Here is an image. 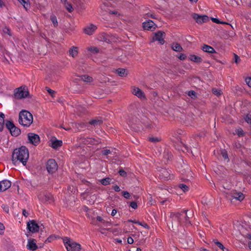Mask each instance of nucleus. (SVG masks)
Segmentation results:
<instances>
[{"label":"nucleus","instance_id":"nucleus-1","mask_svg":"<svg viewBox=\"0 0 251 251\" xmlns=\"http://www.w3.org/2000/svg\"><path fill=\"white\" fill-rule=\"evenodd\" d=\"M28 158V150L25 146L15 149L13 151L12 161L14 164L19 161L25 166L26 165Z\"/></svg>","mask_w":251,"mask_h":251},{"label":"nucleus","instance_id":"nucleus-2","mask_svg":"<svg viewBox=\"0 0 251 251\" xmlns=\"http://www.w3.org/2000/svg\"><path fill=\"white\" fill-rule=\"evenodd\" d=\"M187 210H183L180 212H172L170 214L172 223H175L176 226L184 225H191L189 218L187 215Z\"/></svg>","mask_w":251,"mask_h":251},{"label":"nucleus","instance_id":"nucleus-3","mask_svg":"<svg viewBox=\"0 0 251 251\" xmlns=\"http://www.w3.org/2000/svg\"><path fill=\"white\" fill-rule=\"evenodd\" d=\"M19 122L24 126H29L33 122L32 115L26 110L21 111L19 115Z\"/></svg>","mask_w":251,"mask_h":251},{"label":"nucleus","instance_id":"nucleus-4","mask_svg":"<svg viewBox=\"0 0 251 251\" xmlns=\"http://www.w3.org/2000/svg\"><path fill=\"white\" fill-rule=\"evenodd\" d=\"M63 242L68 251H80V245L73 242L70 238L66 237L63 239Z\"/></svg>","mask_w":251,"mask_h":251},{"label":"nucleus","instance_id":"nucleus-5","mask_svg":"<svg viewBox=\"0 0 251 251\" xmlns=\"http://www.w3.org/2000/svg\"><path fill=\"white\" fill-rule=\"evenodd\" d=\"M78 141L81 144L87 146H91L94 145H98L100 143V141L99 138H92L88 137H84L80 136L77 138Z\"/></svg>","mask_w":251,"mask_h":251},{"label":"nucleus","instance_id":"nucleus-6","mask_svg":"<svg viewBox=\"0 0 251 251\" xmlns=\"http://www.w3.org/2000/svg\"><path fill=\"white\" fill-rule=\"evenodd\" d=\"M29 92L25 86H21L14 90V97L16 99H22L28 96Z\"/></svg>","mask_w":251,"mask_h":251},{"label":"nucleus","instance_id":"nucleus-7","mask_svg":"<svg viewBox=\"0 0 251 251\" xmlns=\"http://www.w3.org/2000/svg\"><path fill=\"white\" fill-rule=\"evenodd\" d=\"M226 198L230 200L231 202H232L233 200L241 201L244 199L245 196L244 194L240 192H238L236 191H232L229 194H227Z\"/></svg>","mask_w":251,"mask_h":251},{"label":"nucleus","instance_id":"nucleus-8","mask_svg":"<svg viewBox=\"0 0 251 251\" xmlns=\"http://www.w3.org/2000/svg\"><path fill=\"white\" fill-rule=\"evenodd\" d=\"M46 169L49 174L54 173L58 169V165L53 159H49L46 164Z\"/></svg>","mask_w":251,"mask_h":251},{"label":"nucleus","instance_id":"nucleus-9","mask_svg":"<svg viewBox=\"0 0 251 251\" xmlns=\"http://www.w3.org/2000/svg\"><path fill=\"white\" fill-rule=\"evenodd\" d=\"M171 171L168 170L166 168H161L158 171L159 177L164 180L170 179L171 178Z\"/></svg>","mask_w":251,"mask_h":251},{"label":"nucleus","instance_id":"nucleus-10","mask_svg":"<svg viewBox=\"0 0 251 251\" xmlns=\"http://www.w3.org/2000/svg\"><path fill=\"white\" fill-rule=\"evenodd\" d=\"M27 137L29 143L33 145L37 146L39 144L40 137L38 135L33 133H29L27 134Z\"/></svg>","mask_w":251,"mask_h":251},{"label":"nucleus","instance_id":"nucleus-11","mask_svg":"<svg viewBox=\"0 0 251 251\" xmlns=\"http://www.w3.org/2000/svg\"><path fill=\"white\" fill-rule=\"evenodd\" d=\"M27 228L32 232H38L39 230V226L35 221L31 220L27 223Z\"/></svg>","mask_w":251,"mask_h":251},{"label":"nucleus","instance_id":"nucleus-12","mask_svg":"<svg viewBox=\"0 0 251 251\" xmlns=\"http://www.w3.org/2000/svg\"><path fill=\"white\" fill-rule=\"evenodd\" d=\"M192 17L198 24H202L209 21V17L206 15H199L198 14L193 13Z\"/></svg>","mask_w":251,"mask_h":251},{"label":"nucleus","instance_id":"nucleus-13","mask_svg":"<svg viewBox=\"0 0 251 251\" xmlns=\"http://www.w3.org/2000/svg\"><path fill=\"white\" fill-rule=\"evenodd\" d=\"M165 33L164 32L159 31L155 33L154 36L153 38V40L157 41L160 44L163 45L165 43Z\"/></svg>","mask_w":251,"mask_h":251},{"label":"nucleus","instance_id":"nucleus-14","mask_svg":"<svg viewBox=\"0 0 251 251\" xmlns=\"http://www.w3.org/2000/svg\"><path fill=\"white\" fill-rule=\"evenodd\" d=\"M11 185V182L8 180H3L0 181V192L4 191Z\"/></svg>","mask_w":251,"mask_h":251},{"label":"nucleus","instance_id":"nucleus-15","mask_svg":"<svg viewBox=\"0 0 251 251\" xmlns=\"http://www.w3.org/2000/svg\"><path fill=\"white\" fill-rule=\"evenodd\" d=\"M97 28L95 25L91 24L84 28V32L85 34L90 35L94 33Z\"/></svg>","mask_w":251,"mask_h":251},{"label":"nucleus","instance_id":"nucleus-16","mask_svg":"<svg viewBox=\"0 0 251 251\" xmlns=\"http://www.w3.org/2000/svg\"><path fill=\"white\" fill-rule=\"evenodd\" d=\"M132 93L141 99H146L144 92L139 88H134L133 89Z\"/></svg>","mask_w":251,"mask_h":251},{"label":"nucleus","instance_id":"nucleus-17","mask_svg":"<svg viewBox=\"0 0 251 251\" xmlns=\"http://www.w3.org/2000/svg\"><path fill=\"white\" fill-rule=\"evenodd\" d=\"M155 24L151 20H149L147 22H144L143 24V26L144 29L145 30H152V29H154Z\"/></svg>","mask_w":251,"mask_h":251},{"label":"nucleus","instance_id":"nucleus-18","mask_svg":"<svg viewBox=\"0 0 251 251\" xmlns=\"http://www.w3.org/2000/svg\"><path fill=\"white\" fill-rule=\"evenodd\" d=\"M26 247L30 251H35L38 248L34 239H29Z\"/></svg>","mask_w":251,"mask_h":251},{"label":"nucleus","instance_id":"nucleus-19","mask_svg":"<svg viewBox=\"0 0 251 251\" xmlns=\"http://www.w3.org/2000/svg\"><path fill=\"white\" fill-rule=\"evenodd\" d=\"M201 49L203 51L209 53H216V51L214 49L207 45L204 44L203 46L201 47Z\"/></svg>","mask_w":251,"mask_h":251},{"label":"nucleus","instance_id":"nucleus-20","mask_svg":"<svg viewBox=\"0 0 251 251\" xmlns=\"http://www.w3.org/2000/svg\"><path fill=\"white\" fill-rule=\"evenodd\" d=\"M188 57L189 60L195 63H200L202 61L200 56L194 54H190Z\"/></svg>","mask_w":251,"mask_h":251},{"label":"nucleus","instance_id":"nucleus-21","mask_svg":"<svg viewBox=\"0 0 251 251\" xmlns=\"http://www.w3.org/2000/svg\"><path fill=\"white\" fill-rule=\"evenodd\" d=\"M115 72L119 76L121 77H126L127 75L126 70L124 68H118L116 70Z\"/></svg>","mask_w":251,"mask_h":251},{"label":"nucleus","instance_id":"nucleus-22","mask_svg":"<svg viewBox=\"0 0 251 251\" xmlns=\"http://www.w3.org/2000/svg\"><path fill=\"white\" fill-rule=\"evenodd\" d=\"M62 145V141L61 140H55L52 141L51 143V147L53 149H57L58 147H61Z\"/></svg>","mask_w":251,"mask_h":251},{"label":"nucleus","instance_id":"nucleus-23","mask_svg":"<svg viewBox=\"0 0 251 251\" xmlns=\"http://www.w3.org/2000/svg\"><path fill=\"white\" fill-rule=\"evenodd\" d=\"M78 49L76 47L73 46L69 50V54L73 57H75L77 55Z\"/></svg>","mask_w":251,"mask_h":251},{"label":"nucleus","instance_id":"nucleus-24","mask_svg":"<svg viewBox=\"0 0 251 251\" xmlns=\"http://www.w3.org/2000/svg\"><path fill=\"white\" fill-rule=\"evenodd\" d=\"M10 132L12 136H17L21 133V130L14 126L13 128H12Z\"/></svg>","mask_w":251,"mask_h":251},{"label":"nucleus","instance_id":"nucleus-25","mask_svg":"<svg viewBox=\"0 0 251 251\" xmlns=\"http://www.w3.org/2000/svg\"><path fill=\"white\" fill-rule=\"evenodd\" d=\"M81 79L84 82H91L93 81V78L88 75H82L80 76Z\"/></svg>","mask_w":251,"mask_h":251},{"label":"nucleus","instance_id":"nucleus-26","mask_svg":"<svg viewBox=\"0 0 251 251\" xmlns=\"http://www.w3.org/2000/svg\"><path fill=\"white\" fill-rule=\"evenodd\" d=\"M4 114L2 113L0 114V131H2L4 127Z\"/></svg>","mask_w":251,"mask_h":251},{"label":"nucleus","instance_id":"nucleus-27","mask_svg":"<svg viewBox=\"0 0 251 251\" xmlns=\"http://www.w3.org/2000/svg\"><path fill=\"white\" fill-rule=\"evenodd\" d=\"M172 49L174 51L177 52H180L183 50V49L180 46V45L178 43H176L175 44L172 45Z\"/></svg>","mask_w":251,"mask_h":251},{"label":"nucleus","instance_id":"nucleus-28","mask_svg":"<svg viewBox=\"0 0 251 251\" xmlns=\"http://www.w3.org/2000/svg\"><path fill=\"white\" fill-rule=\"evenodd\" d=\"M221 154L225 160H226L227 162L229 161V159L228 158L227 152L226 150H225V149L221 150Z\"/></svg>","mask_w":251,"mask_h":251},{"label":"nucleus","instance_id":"nucleus-29","mask_svg":"<svg viewBox=\"0 0 251 251\" xmlns=\"http://www.w3.org/2000/svg\"><path fill=\"white\" fill-rule=\"evenodd\" d=\"M172 156V154L171 152L168 151H165L163 153V157L167 161L170 160Z\"/></svg>","mask_w":251,"mask_h":251},{"label":"nucleus","instance_id":"nucleus-30","mask_svg":"<svg viewBox=\"0 0 251 251\" xmlns=\"http://www.w3.org/2000/svg\"><path fill=\"white\" fill-rule=\"evenodd\" d=\"M102 121L100 120H92L89 122V124L91 125H93L95 126H100L102 124Z\"/></svg>","mask_w":251,"mask_h":251},{"label":"nucleus","instance_id":"nucleus-31","mask_svg":"<svg viewBox=\"0 0 251 251\" xmlns=\"http://www.w3.org/2000/svg\"><path fill=\"white\" fill-rule=\"evenodd\" d=\"M50 19L52 22L53 26L54 27H57L58 26V22L56 17L54 15L52 14L50 16Z\"/></svg>","mask_w":251,"mask_h":251},{"label":"nucleus","instance_id":"nucleus-32","mask_svg":"<svg viewBox=\"0 0 251 251\" xmlns=\"http://www.w3.org/2000/svg\"><path fill=\"white\" fill-rule=\"evenodd\" d=\"M111 179L109 177H106L100 180V183L103 185H107L110 184Z\"/></svg>","mask_w":251,"mask_h":251},{"label":"nucleus","instance_id":"nucleus-33","mask_svg":"<svg viewBox=\"0 0 251 251\" xmlns=\"http://www.w3.org/2000/svg\"><path fill=\"white\" fill-rule=\"evenodd\" d=\"M213 243L217 246V247L219 248V250H221L224 248V245L220 242H219L216 239H214L213 240Z\"/></svg>","mask_w":251,"mask_h":251},{"label":"nucleus","instance_id":"nucleus-34","mask_svg":"<svg viewBox=\"0 0 251 251\" xmlns=\"http://www.w3.org/2000/svg\"><path fill=\"white\" fill-rule=\"evenodd\" d=\"M14 125L13 123V122L7 121L6 122L5 126L7 127V128L10 131L12 128H13V127L14 126Z\"/></svg>","mask_w":251,"mask_h":251},{"label":"nucleus","instance_id":"nucleus-35","mask_svg":"<svg viewBox=\"0 0 251 251\" xmlns=\"http://www.w3.org/2000/svg\"><path fill=\"white\" fill-rule=\"evenodd\" d=\"M178 187L181 189L183 192H187L189 190V187L184 184H179Z\"/></svg>","mask_w":251,"mask_h":251},{"label":"nucleus","instance_id":"nucleus-36","mask_svg":"<svg viewBox=\"0 0 251 251\" xmlns=\"http://www.w3.org/2000/svg\"><path fill=\"white\" fill-rule=\"evenodd\" d=\"M2 31L4 33L7 34L9 36H12V33L11 32V30L9 27L5 26V27H4L3 28Z\"/></svg>","mask_w":251,"mask_h":251},{"label":"nucleus","instance_id":"nucleus-37","mask_svg":"<svg viewBox=\"0 0 251 251\" xmlns=\"http://www.w3.org/2000/svg\"><path fill=\"white\" fill-rule=\"evenodd\" d=\"M161 139L157 137H151L149 138V141L152 143L158 142Z\"/></svg>","mask_w":251,"mask_h":251},{"label":"nucleus","instance_id":"nucleus-38","mask_svg":"<svg viewBox=\"0 0 251 251\" xmlns=\"http://www.w3.org/2000/svg\"><path fill=\"white\" fill-rule=\"evenodd\" d=\"M187 94L193 99L197 97L196 92L193 90L188 91Z\"/></svg>","mask_w":251,"mask_h":251},{"label":"nucleus","instance_id":"nucleus-39","mask_svg":"<svg viewBox=\"0 0 251 251\" xmlns=\"http://www.w3.org/2000/svg\"><path fill=\"white\" fill-rule=\"evenodd\" d=\"M88 50H89L90 51L93 52V53H98L99 50V49L96 48V47H91L90 48H88Z\"/></svg>","mask_w":251,"mask_h":251},{"label":"nucleus","instance_id":"nucleus-40","mask_svg":"<svg viewBox=\"0 0 251 251\" xmlns=\"http://www.w3.org/2000/svg\"><path fill=\"white\" fill-rule=\"evenodd\" d=\"M236 133L239 136L242 137L244 136V131L241 128L237 129L235 130Z\"/></svg>","mask_w":251,"mask_h":251},{"label":"nucleus","instance_id":"nucleus-41","mask_svg":"<svg viewBox=\"0 0 251 251\" xmlns=\"http://www.w3.org/2000/svg\"><path fill=\"white\" fill-rule=\"evenodd\" d=\"M211 20L213 22L216 23V24H228L227 23H226V22H221L218 19H217L215 18H212Z\"/></svg>","mask_w":251,"mask_h":251},{"label":"nucleus","instance_id":"nucleus-42","mask_svg":"<svg viewBox=\"0 0 251 251\" xmlns=\"http://www.w3.org/2000/svg\"><path fill=\"white\" fill-rule=\"evenodd\" d=\"M122 195L126 198V199H129L130 197V194L127 192V191H123L122 192Z\"/></svg>","mask_w":251,"mask_h":251},{"label":"nucleus","instance_id":"nucleus-43","mask_svg":"<svg viewBox=\"0 0 251 251\" xmlns=\"http://www.w3.org/2000/svg\"><path fill=\"white\" fill-rule=\"evenodd\" d=\"M46 90L48 91V92L52 97L54 96L55 94V92L50 89L48 87H46Z\"/></svg>","mask_w":251,"mask_h":251},{"label":"nucleus","instance_id":"nucleus-44","mask_svg":"<svg viewBox=\"0 0 251 251\" xmlns=\"http://www.w3.org/2000/svg\"><path fill=\"white\" fill-rule=\"evenodd\" d=\"M111 153V151L110 150H104L101 151V153L103 155H107L108 154Z\"/></svg>","mask_w":251,"mask_h":251},{"label":"nucleus","instance_id":"nucleus-45","mask_svg":"<svg viewBox=\"0 0 251 251\" xmlns=\"http://www.w3.org/2000/svg\"><path fill=\"white\" fill-rule=\"evenodd\" d=\"M245 121L248 123L250 124L251 125V115L250 114H248L245 118Z\"/></svg>","mask_w":251,"mask_h":251},{"label":"nucleus","instance_id":"nucleus-46","mask_svg":"<svg viewBox=\"0 0 251 251\" xmlns=\"http://www.w3.org/2000/svg\"><path fill=\"white\" fill-rule=\"evenodd\" d=\"M119 173L122 176L125 177L126 176V173L123 169H120L119 171Z\"/></svg>","mask_w":251,"mask_h":251},{"label":"nucleus","instance_id":"nucleus-47","mask_svg":"<svg viewBox=\"0 0 251 251\" xmlns=\"http://www.w3.org/2000/svg\"><path fill=\"white\" fill-rule=\"evenodd\" d=\"M130 206L133 209H136L138 206L135 201H131L130 203Z\"/></svg>","mask_w":251,"mask_h":251},{"label":"nucleus","instance_id":"nucleus-48","mask_svg":"<svg viewBox=\"0 0 251 251\" xmlns=\"http://www.w3.org/2000/svg\"><path fill=\"white\" fill-rule=\"evenodd\" d=\"M212 92H213V94H214L215 95H216L217 96H219L221 95L220 91H218V90H217L215 88L212 89Z\"/></svg>","mask_w":251,"mask_h":251},{"label":"nucleus","instance_id":"nucleus-49","mask_svg":"<svg viewBox=\"0 0 251 251\" xmlns=\"http://www.w3.org/2000/svg\"><path fill=\"white\" fill-rule=\"evenodd\" d=\"M138 225L143 226L144 227L147 228V229H149V226H148V225L145 223H141L139 222V224H138Z\"/></svg>","mask_w":251,"mask_h":251},{"label":"nucleus","instance_id":"nucleus-50","mask_svg":"<svg viewBox=\"0 0 251 251\" xmlns=\"http://www.w3.org/2000/svg\"><path fill=\"white\" fill-rule=\"evenodd\" d=\"M246 83L248 85L251 87V77H248L245 80Z\"/></svg>","mask_w":251,"mask_h":251},{"label":"nucleus","instance_id":"nucleus-51","mask_svg":"<svg viewBox=\"0 0 251 251\" xmlns=\"http://www.w3.org/2000/svg\"><path fill=\"white\" fill-rule=\"evenodd\" d=\"M178 58L181 60H184L186 58V56L184 54L181 53L178 56Z\"/></svg>","mask_w":251,"mask_h":251},{"label":"nucleus","instance_id":"nucleus-52","mask_svg":"<svg viewBox=\"0 0 251 251\" xmlns=\"http://www.w3.org/2000/svg\"><path fill=\"white\" fill-rule=\"evenodd\" d=\"M18 1L21 3L22 4L24 7H25V8L26 9H27L26 6H25V4H26V5H27V4L26 3V1H25V0H18Z\"/></svg>","mask_w":251,"mask_h":251},{"label":"nucleus","instance_id":"nucleus-53","mask_svg":"<svg viewBox=\"0 0 251 251\" xmlns=\"http://www.w3.org/2000/svg\"><path fill=\"white\" fill-rule=\"evenodd\" d=\"M127 242L129 244H132L134 242V240L131 237H128L127 238Z\"/></svg>","mask_w":251,"mask_h":251},{"label":"nucleus","instance_id":"nucleus-54","mask_svg":"<svg viewBox=\"0 0 251 251\" xmlns=\"http://www.w3.org/2000/svg\"><path fill=\"white\" fill-rule=\"evenodd\" d=\"M113 189L116 191V192H119L120 191L121 189L119 186L117 185H115L113 186Z\"/></svg>","mask_w":251,"mask_h":251},{"label":"nucleus","instance_id":"nucleus-55","mask_svg":"<svg viewBox=\"0 0 251 251\" xmlns=\"http://www.w3.org/2000/svg\"><path fill=\"white\" fill-rule=\"evenodd\" d=\"M67 9L69 12H71L73 10V7L72 5L70 4H68L67 6Z\"/></svg>","mask_w":251,"mask_h":251},{"label":"nucleus","instance_id":"nucleus-56","mask_svg":"<svg viewBox=\"0 0 251 251\" xmlns=\"http://www.w3.org/2000/svg\"><path fill=\"white\" fill-rule=\"evenodd\" d=\"M4 229V226H3V225L0 223V234H1V233H2L3 232V230Z\"/></svg>","mask_w":251,"mask_h":251},{"label":"nucleus","instance_id":"nucleus-57","mask_svg":"<svg viewBox=\"0 0 251 251\" xmlns=\"http://www.w3.org/2000/svg\"><path fill=\"white\" fill-rule=\"evenodd\" d=\"M23 215H24L25 217H27L28 215V212L25 209H23Z\"/></svg>","mask_w":251,"mask_h":251},{"label":"nucleus","instance_id":"nucleus-58","mask_svg":"<svg viewBox=\"0 0 251 251\" xmlns=\"http://www.w3.org/2000/svg\"><path fill=\"white\" fill-rule=\"evenodd\" d=\"M147 17H151L152 19H156V17H155V15L150 14V13H148V14H147Z\"/></svg>","mask_w":251,"mask_h":251},{"label":"nucleus","instance_id":"nucleus-59","mask_svg":"<svg viewBox=\"0 0 251 251\" xmlns=\"http://www.w3.org/2000/svg\"><path fill=\"white\" fill-rule=\"evenodd\" d=\"M234 57H235V62L236 63H238V61L240 60L239 57L238 55H237L236 54H235Z\"/></svg>","mask_w":251,"mask_h":251},{"label":"nucleus","instance_id":"nucleus-60","mask_svg":"<svg viewBox=\"0 0 251 251\" xmlns=\"http://www.w3.org/2000/svg\"><path fill=\"white\" fill-rule=\"evenodd\" d=\"M128 222L132 223H134V224H139V221H137L136 220H128Z\"/></svg>","mask_w":251,"mask_h":251},{"label":"nucleus","instance_id":"nucleus-61","mask_svg":"<svg viewBox=\"0 0 251 251\" xmlns=\"http://www.w3.org/2000/svg\"><path fill=\"white\" fill-rule=\"evenodd\" d=\"M117 212V211L116 209H113L112 211V212H111V215L112 216H114L115 215H116V213Z\"/></svg>","mask_w":251,"mask_h":251},{"label":"nucleus","instance_id":"nucleus-62","mask_svg":"<svg viewBox=\"0 0 251 251\" xmlns=\"http://www.w3.org/2000/svg\"><path fill=\"white\" fill-rule=\"evenodd\" d=\"M3 209L5 212L7 213L8 212L9 208L8 206L4 205L3 207Z\"/></svg>","mask_w":251,"mask_h":251},{"label":"nucleus","instance_id":"nucleus-63","mask_svg":"<svg viewBox=\"0 0 251 251\" xmlns=\"http://www.w3.org/2000/svg\"><path fill=\"white\" fill-rule=\"evenodd\" d=\"M53 239V237L52 236H50L49 237H48L46 241H48L49 242H50L52 241Z\"/></svg>","mask_w":251,"mask_h":251},{"label":"nucleus","instance_id":"nucleus-64","mask_svg":"<svg viewBox=\"0 0 251 251\" xmlns=\"http://www.w3.org/2000/svg\"><path fill=\"white\" fill-rule=\"evenodd\" d=\"M200 251H209L204 248H201L200 250Z\"/></svg>","mask_w":251,"mask_h":251}]
</instances>
